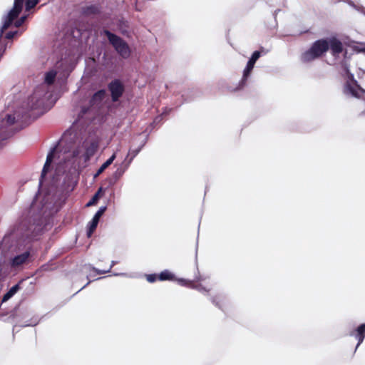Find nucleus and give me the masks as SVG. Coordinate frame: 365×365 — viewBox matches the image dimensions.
Here are the masks:
<instances>
[{
	"label": "nucleus",
	"mask_w": 365,
	"mask_h": 365,
	"mask_svg": "<svg viewBox=\"0 0 365 365\" xmlns=\"http://www.w3.org/2000/svg\"><path fill=\"white\" fill-rule=\"evenodd\" d=\"M81 139L79 135L73 131L66 130L57 145L48 153L46 162L42 169L39 185L42 186L46 175L54 160L56 162L55 174L51 180V187L62 190H71L76 184V158L81 153Z\"/></svg>",
	"instance_id": "nucleus-1"
},
{
	"label": "nucleus",
	"mask_w": 365,
	"mask_h": 365,
	"mask_svg": "<svg viewBox=\"0 0 365 365\" xmlns=\"http://www.w3.org/2000/svg\"><path fill=\"white\" fill-rule=\"evenodd\" d=\"M54 204V200L49 195H46L41 201H34L24 211L19 219L9 228L0 243L15 242L21 247L36 240L51 227V217L56 212Z\"/></svg>",
	"instance_id": "nucleus-2"
},
{
	"label": "nucleus",
	"mask_w": 365,
	"mask_h": 365,
	"mask_svg": "<svg viewBox=\"0 0 365 365\" xmlns=\"http://www.w3.org/2000/svg\"><path fill=\"white\" fill-rule=\"evenodd\" d=\"M56 71L51 70L45 73L44 83L36 87L34 93L21 108H16L13 114L4 113L0 116V129H11L14 134L19 130L15 123L24 122L29 118L35 119L43 115L47 110L46 103L51 94L48 86L52 85L56 79Z\"/></svg>",
	"instance_id": "nucleus-3"
},
{
	"label": "nucleus",
	"mask_w": 365,
	"mask_h": 365,
	"mask_svg": "<svg viewBox=\"0 0 365 365\" xmlns=\"http://www.w3.org/2000/svg\"><path fill=\"white\" fill-rule=\"evenodd\" d=\"M341 67L346 78L344 88V93L347 96L365 100V90L355 80L354 74L349 71V66L346 61L341 62Z\"/></svg>",
	"instance_id": "nucleus-4"
},
{
	"label": "nucleus",
	"mask_w": 365,
	"mask_h": 365,
	"mask_svg": "<svg viewBox=\"0 0 365 365\" xmlns=\"http://www.w3.org/2000/svg\"><path fill=\"white\" fill-rule=\"evenodd\" d=\"M328 50L327 39H319L315 41L308 50L302 53L300 59L303 63H309L322 56Z\"/></svg>",
	"instance_id": "nucleus-5"
},
{
	"label": "nucleus",
	"mask_w": 365,
	"mask_h": 365,
	"mask_svg": "<svg viewBox=\"0 0 365 365\" xmlns=\"http://www.w3.org/2000/svg\"><path fill=\"white\" fill-rule=\"evenodd\" d=\"M102 34L106 36L109 43L121 58L127 59L130 56L131 50L128 44L121 37L108 29H103Z\"/></svg>",
	"instance_id": "nucleus-6"
},
{
	"label": "nucleus",
	"mask_w": 365,
	"mask_h": 365,
	"mask_svg": "<svg viewBox=\"0 0 365 365\" xmlns=\"http://www.w3.org/2000/svg\"><path fill=\"white\" fill-rule=\"evenodd\" d=\"M207 277L201 276L199 273L196 275L193 281L187 280L184 278L177 279L178 283L182 286L190 287L191 289L197 290L205 295H208L211 290V287L203 285L201 282L205 281Z\"/></svg>",
	"instance_id": "nucleus-7"
},
{
	"label": "nucleus",
	"mask_w": 365,
	"mask_h": 365,
	"mask_svg": "<svg viewBox=\"0 0 365 365\" xmlns=\"http://www.w3.org/2000/svg\"><path fill=\"white\" fill-rule=\"evenodd\" d=\"M261 51H255L252 53L251 57L249 58L245 68L243 70L242 79L239 82L238 86L236 88V90H240L243 88L244 86L246 85L247 81L250 76V74L252 73V69L254 68L256 61L260 58L262 52H263L264 54L267 53V52L264 51L263 47L261 48Z\"/></svg>",
	"instance_id": "nucleus-8"
},
{
	"label": "nucleus",
	"mask_w": 365,
	"mask_h": 365,
	"mask_svg": "<svg viewBox=\"0 0 365 365\" xmlns=\"http://www.w3.org/2000/svg\"><path fill=\"white\" fill-rule=\"evenodd\" d=\"M106 95V91L105 89H100L94 93L89 100V106L82 107L81 114L82 115H85L90 109H99L102 106Z\"/></svg>",
	"instance_id": "nucleus-9"
},
{
	"label": "nucleus",
	"mask_w": 365,
	"mask_h": 365,
	"mask_svg": "<svg viewBox=\"0 0 365 365\" xmlns=\"http://www.w3.org/2000/svg\"><path fill=\"white\" fill-rule=\"evenodd\" d=\"M108 90L110 93L111 101L118 102L125 92V86L119 79H114L108 83Z\"/></svg>",
	"instance_id": "nucleus-10"
},
{
	"label": "nucleus",
	"mask_w": 365,
	"mask_h": 365,
	"mask_svg": "<svg viewBox=\"0 0 365 365\" xmlns=\"http://www.w3.org/2000/svg\"><path fill=\"white\" fill-rule=\"evenodd\" d=\"M327 39L329 48H330L331 54L334 56H338L343 51V45L341 41L336 37H331Z\"/></svg>",
	"instance_id": "nucleus-11"
},
{
	"label": "nucleus",
	"mask_w": 365,
	"mask_h": 365,
	"mask_svg": "<svg viewBox=\"0 0 365 365\" xmlns=\"http://www.w3.org/2000/svg\"><path fill=\"white\" fill-rule=\"evenodd\" d=\"M128 169V165H124V163H122L116 169V170L113 173L112 176L108 179L109 185H114L118 180L123 175L125 172Z\"/></svg>",
	"instance_id": "nucleus-12"
},
{
	"label": "nucleus",
	"mask_w": 365,
	"mask_h": 365,
	"mask_svg": "<svg viewBox=\"0 0 365 365\" xmlns=\"http://www.w3.org/2000/svg\"><path fill=\"white\" fill-rule=\"evenodd\" d=\"M349 336L355 337L358 343L356 346V349L360 346L365 338V323L360 324L356 329L351 331Z\"/></svg>",
	"instance_id": "nucleus-13"
},
{
	"label": "nucleus",
	"mask_w": 365,
	"mask_h": 365,
	"mask_svg": "<svg viewBox=\"0 0 365 365\" xmlns=\"http://www.w3.org/2000/svg\"><path fill=\"white\" fill-rule=\"evenodd\" d=\"M210 302L218 309L225 311L226 304V297L223 294H217L210 297Z\"/></svg>",
	"instance_id": "nucleus-14"
},
{
	"label": "nucleus",
	"mask_w": 365,
	"mask_h": 365,
	"mask_svg": "<svg viewBox=\"0 0 365 365\" xmlns=\"http://www.w3.org/2000/svg\"><path fill=\"white\" fill-rule=\"evenodd\" d=\"M30 256V252L26 251L20 255H18L13 257L11 261V266L16 267L24 264Z\"/></svg>",
	"instance_id": "nucleus-15"
},
{
	"label": "nucleus",
	"mask_w": 365,
	"mask_h": 365,
	"mask_svg": "<svg viewBox=\"0 0 365 365\" xmlns=\"http://www.w3.org/2000/svg\"><path fill=\"white\" fill-rule=\"evenodd\" d=\"M98 148V144L95 141L91 142L87 147H86V150L83 154L85 161L89 160L91 158L95 155Z\"/></svg>",
	"instance_id": "nucleus-16"
},
{
	"label": "nucleus",
	"mask_w": 365,
	"mask_h": 365,
	"mask_svg": "<svg viewBox=\"0 0 365 365\" xmlns=\"http://www.w3.org/2000/svg\"><path fill=\"white\" fill-rule=\"evenodd\" d=\"M101 217V216H100L98 214L96 213L94 215V216L93 217L92 220L88 224L87 236L88 237H91L93 232L96 229Z\"/></svg>",
	"instance_id": "nucleus-17"
},
{
	"label": "nucleus",
	"mask_w": 365,
	"mask_h": 365,
	"mask_svg": "<svg viewBox=\"0 0 365 365\" xmlns=\"http://www.w3.org/2000/svg\"><path fill=\"white\" fill-rule=\"evenodd\" d=\"M115 153H113L106 162H104L97 170L96 173L94 174L93 178H96L99 176L109 165H110L114 160L115 159Z\"/></svg>",
	"instance_id": "nucleus-18"
},
{
	"label": "nucleus",
	"mask_w": 365,
	"mask_h": 365,
	"mask_svg": "<svg viewBox=\"0 0 365 365\" xmlns=\"http://www.w3.org/2000/svg\"><path fill=\"white\" fill-rule=\"evenodd\" d=\"M20 289L19 284H16L11 287L9 291L5 293L2 297L1 302H6L9 300L11 297H13L17 292Z\"/></svg>",
	"instance_id": "nucleus-19"
},
{
	"label": "nucleus",
	"mask_w": 365,
	"mask_h": 365,
	"mask_svg": "<svg viewBox=\"0 0 365 365\" xmlns=\"http://www.w3.org/2000/svg\"><path fill=\"white\" fill-rule=\"evenodd\" d=\"M141 147H138L136 149L130 150L125 159L123 163H124V165H128V168L130 166V163H132L133 160L137 156V155L140 152Z\"/></svg>",
	"instance_id": "nucleus-20"
},
{
	"label": "nucleus",
	"mask_w": 365,
	"mask_h": 365,
	"mask_svg": "<svg viewBox=\"0 0 365 365\" xmlns=\"http://www.w3.org/2000/svg\"><path fill=\"white\" fill-rule=\"evenodd\" d=\"M174 279V274H173L168 269H165L158 274V279L160 281L173 280Z\"/></svg>",
	"instance_id": "nucleus-21"
},
{
	"label": "nucleus",
	"mask_w": 365,
	"mask_h": 365,
	"mask_svg": "<svg viewBox=\"0 0 365 365\" xmlns=\"http://www.w3.org/2000/svg\"><path fill=\"white\" fill-rule=\"evenodd\" d=\"M117 262L115 261H112L111 262V264L109 267V268L106 270H103V269H97L96 267H94L93 266H92L91 264H88V265H85V267H88L89 269H92L93 270L94 272H96L98 274H106V273H109L110 272V270L112 269V267L116 264Z\"/></svg>",
	"instance_id": "nucleus-22"
},
{
	"label": "nucleus",
	"mask_w": 365,
	"mask_h": 365,
	"mask_svg": "<svg viewBox=\"0 0 365 365\" xmlns=\"http://www.w3.org/2000/svg\"><path fill=\"white\" fill-rule=\"evenodd\" d=\"M14 135V131L11 129H0V148L2 146V142Z\"/></svg>",
	"instance_id": "nucleus-23"
},
{
	"label": "nucleus",
	"mask_w": 365,
	"mask_h": 365,
	"mask_svg": "<svg viewBox=\"0 0 365 365\" xmlns=\"http://www.w3.org/2000/svg\"><path fill=\"white\" fill-rule=\"evenodd\" d=\"M98 8L96 5H91L83 8V13L86 15L95 14L98 13Z\"/></svg>",
	"instance_id": "nucleus-24"
},
{
	"label": "nucleus",
	"mask_w": 365,
	"mask_h": 365,
	"mask_svg": "<svg viewBox=\"0 0 365 365\" xmlns=\"http://www.w3.org/2000/svg\"><path fill=\"white\" fill-rule=\"evenodd\" d=\"M103 191V188L101 187L97 191V192L92 197V198L87 202L86 204V206L87 207H90L91 205H95L96 203H97V202L99 200V197H100V195L101 193Z\"/></svg>",
	"instance_id": "nucleus-25"
},
{
	"label": "nucleus",
	"mask_w": 365,
	"mask_h": 365,
	"mask_svg": "<svg viewBox=\"0 0 365 365\" xmlns=\"http://www.w3.org/2000/svg\"><path fill=\"white\" fill-rule=\"evenodd\" d=\"M26 19H27V16L26 15H24V16H21L19 19H17L14 22L15 27H16V28L20 27L25 22Z\"/></svg>",
	"instance_id": "nucleus-26"
},
{
	"label": "nucleus",
	"mask_w": 365,
	"mask_h": 365,
	"mask_svg": "<svg viewBox=\"0 0 365 365\" xmlns=\"http://www.w3.org/2000/svg\"><path fill=\"white\" fill-rule=\"evenodd\" d=\"M158 276L157 277L156 274H150L146 275V279L150 283H153L157 280Z\"/></svg>",
	"instance_id": "nucleus-27"
},
{
	"label": "nucleus",
	"mask_w": 365,
	"mask_h": 365,
	"mask_svg": "<svg viewBox=\"0 0 365 365\" xmlns=\"http://www.w3.org/2000/svg\"><path fill=\"white\" fill-rule=\"evenodd\" d=\"M18 33L17 31H9L6 34L5 38L11 39L14 37V36Z\"/></svg>",
	"instance_id": "nucleus-28"
},
{
	"label": "nucleus",
	"mask_w": 365,
	"mask_h": 365,
	"mask_svg": "<svg viewBox=\"0 0 365 365\" xmlns=\"http://www.w3.org/2000/svg\"><path fill=\"white\" fill-rule=\"evenodd\" d=\"M107 209L106 206H102L99 208V210L96 212V214H98L100 216H102L104 212H106Z\"/></svg>",
	"instance_id": "nucleus-29"
},
{
	"label": "nucleus",
	"mask_w": 365,
	"mask_h": 365,
	"mask_svg": "<svg viewBox=\"0 0 365 365\" xmlns=\"http://www.w3.org/2000/svg\"><path fill=\"white\" fill-rule=\"evenodd\" d=\"M346 3H347L349 5L352 6L354 9H356V6L354 4V3L351 0H344Z\"/></svg>",
	"instance_id": "nucleus-30"
},
{
	"label": "nucleus",
	"mask_w": 365,
	"mask_h": 365,
	"mask_svg": "<svg viewBox=\"0 0 365 365\" xmlns=\"http://www.w3.org/2000/svg\"><path fill=\"white\" fill-rule=\"evenodd\" d=\"M38 324V321H35L34 322H31V323H29V324H26L24 325H22V327H28V326H36V324Z\"/></svg>",
	"instance_id": "nucleus-31"
},
{
	"label": "nucleus",
	"mask_w": 365,
	"mask_h": 365,
	"mask_svg": "<svg viewBox=\"0 0 365 365\" xmlns=\"http://www.w3.org/2000/svg\"><path fill=\"white\" fill-rule=\"evenodd\" d=\"M147 139H148V137H146V138H145V140H144L143 142H141V144H140V145L139 146V147H141V149H142V148L145 146V145L146 144V143H147Z\"/></svg>",
	"instance_id": "nucleus-32"
},
{
	"label": "nucleus",
	"mask_w": 365,
	"mask_h": 365,
	"mask_svg": "<svg viewBox=\"0 0 365 365\" xmlns=\"http://www.w3.org/2000/svg\"><path fill=\"white\" fill-rule=\"evenodd\" d=\"M113 275L114 276H126L125 273H113Z\"/></svg>",
	"instance_id": "nucleus-33"
},
{
	"label": "nucleus",
	"mask_w": 365,
	"mask_h": 365,
	"mask_svg": "<svg viewBox=\"0 0 365 365\" xmlns=\"http://www.w3.org/2000/svg\"><path fill=\"white\" fill-rule=\"evenodd\" d=\"M359 51L361 52V53H365V46L361 47L359 49Z\"/></svg>",
	"instance_id": "nucleus-34"
},
{
	"label": "nucleus",
	"mask_w": 365,
	"mask_h": 365,
	"mask_svg": "<svg viewBox=\"0 0 365 365\" xmlns=\"http://www.w3.org/2000/svg\"><path fill=\"white\" fill-rule=\"evenodd\" d=\"M91 282V281H88L86 285H84L83 287H81L76 293L79 292L81 290H82L83 289H84L87 285H88Z\"/></svg>",
	"instance_id": "nucleus-35"
},
{
	"label": "nucleus",
	"mask_w": 365,
	"mask_h": 365,
	"mask_svg": "<svg viewBox=\"0 0 365 365\" xmlns=\"http://www.w3.org/2000/svg\"><path fill=\"white\" fill-rule=\"evenodd\" d=\"M160 118V116L155 118V120H154V123L157 122L159 119Z\"/></svg>",
	"instance_id": "nucleus-36"
},
{
	"label": "nucleus",
	"mask_w": 365,
	"mask_h": 365,
	"mask_svg": "<svg viewBox=\"0 0 365 365\" xmlns=\"http://www.w3.org/2000/svg\"><path fill=\"white\" fill-rule=\"evenodd\" d=\"M364 14H365V12H364Z\"/></svg>",
	"instance_id": "nucleus-37"
}]
</instances>
